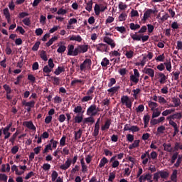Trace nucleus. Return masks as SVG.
<instances>
[{"label": "nucleus", "instance_id": "obj_1", "mask_svg": "<svg viewBox=\"0 0 182 182\" xmlns=\"http://www.w3.org/2000/svg\"><path fill=\"white\" fill-rule=\"evenodd\" d=\"M131 37L134 41H142L146 42L149 39V36L148 35H141V34H137V32L136 33H131Z\"/></svg>", "mask_w": 182, "mask_h": 182}, {"label": "nucleus", "instance_id": "obj_2", "mask_svg": "<svg viewBox=\"0 0 182 182\" xmlns=\"http://www.w3.org/2000/svg\"><path fill=\"white\" fill-rule=\"evenodd\" d=\"M80 53H80L78 46L76 47V48H75V46H73V44L71 46H69L68 53V55L77 56V55H78V54H80Z\"/></svg>", "mask_w": 182, "mask_h": 182}, {"label": "nucleus", "instance_id": "obj_3", "mask_svg": "<svg viewBox=\"0 0 182 182\" xmlns=\"http://www.w3.org/2000/svg\"><path fill=\"white\" fill-rule=\"evenodd\" d=\"M94 47L96 48L97 52L107 53L109 49V47L107 44H103L100 43V44H94Z\"/></svg>", "mask_w": 182, "mask_h": 182}, {"label": "nucleus", "instance_id": "obj_4", "mask_svg": "<svg viewBox=\"0 0 182 182\" xmlns=\"http://www.w3.org/2000/svg\"><path fill=\"white\" fill-rule=\"evenodd\" d=\"M91 65H92V60H90V58H86V60H85V61H83V63L80 64V70L83 71L86 68L90 69Z\"/></svg>", "mask_w": 182, "mask_h": 182}, {"label": "nucleus", "instance_id": "obj_5", "mask_svg": "<svg viewBox=\"0 0 182 182\" xmlns=\"http://www.w3.org/2000/svg\"><path fill=\"white\" fill-rule=\"evenodd\" d=\"M100 112L99 108H97L95 105H91L87 111L88 115L96 116L97 112Z\"/></svg>", "mask_w": 182, "mask_h": 182}, {"label": "nucleus", "instance_id": "obj_6", "mask_svg": "<svg viewBox=\"0 0 182 182\" xmlns=\"http://www.w3.org/2000/svg\"><path fill=\"white\" fill-rule=\"evenodd\" d=\"M121 102L123 104V105H125L126 107L129 109H131L132 108V101L129 98L128 96H123L121 99Z\"/></svg>", "mask_w": 182, "mask_h": 182}, {"label": "nucleus", "instance_id": "obj_7", "mask_svg": "<svg viewBox=\"0 0 182 182\" xmlns=\"http://www.w3.org/2000/svg\"><path fill=\"white\" fill-rule=\"evenodd\" d=\"M103 41L106 43L107 45L110 46L112 49L116 47V44L114 40L109 36H105Z\"/></svg>", "mask_w": 182, "mask_h": 182}, {"label": "nucleus", "instance_id": "obj_8", "mask_svg": "<svg viewBox=\"0 0 182 182\" xmlns=\"http://www.w3.org/2000/svg\"><path fill=\"white\" fill-rule=\"evenodd\" d=\"M143 73L148 75L150 77L154 78L155 76V71L153 68H146V67L143 70Z\"/></svg>", "mask_w": 182, "mask_h": 182}, {"label": "nucleus", "instance_id": "obj_9", "mask_svg": "<svg viewBox=\"0 0 182 182\" xmlns=\"http://www.w3.org/2000/svg\"><path fill=\"white\" fill-rule=\"evenodd\" d=\"M12 126V123L9 124L6 127H5L3 130V134L5 135L4 139H7L11 136V134L9 132L10 128Z\"/></svg>", "mask_w": 182, "mask_h": 182}, {"label": "nucleus", "instance_id": "obj_10", "mask_svg": "<svg viewBox=\"0 0 182 182\" xmlns=\"http://www.w3.org/2000/svg\"><path fill=\"white\" fill-rule=\"evenodd\" d=\"M71 164H72V160L70 159H67V161H65V163L63 165H61L60 168L62 170L66 171L70 168V166H71Z\"/></svg>", "mask_w": 182, "mask_h": 182}, {"label": "nucleus", "instance_id": "obj_11", "mask_svg": "<svg viewBox=\"0 0 182 182\" xmlns=\"http://www.w3.org/2000/svg\"><path fill=\"white\" fill-rule=\"evenodd\" d=\"M23 125H26V127L27 128H28L29 129H31V130H33V131L36 130V128L35 127V126L33 125L32 122H25L23 123Z\"/></svg>", "mask_w": 182, "mask_h": 182}, {"label": "nucleus", "instance_id": "obj_12", "mask_svg": "<svg viewBox=\"0 0 182 182\" xmlns=\"http://www.w3.org/2000/svg\"><path fill=\"white\" fill-rule=\"evenodd\" d=\"M112 124L111 119H107L104 126L102 127V131H105L109 129V127Z\"/></svg>", "mask_w": 182, "mask_h": 182}, {"label": "nucleus", "instance_id": "obj_13", "mask_svg": "<svg viewBox=\"0 0 182 182\" xmlns=\"http://www.w3.org/2000/svg\"><path fill=\"white\" fill-rule=\"evenodd\" d=\"M152 14L151 9H148L144 14L143 21H146Z\"/></svg>", "mask_w": 182, "mask_h": 182}, {"label": "nucleus", "instance_id": "obj_14", "mask_svg": "<svg viewBox=\"0 0 182 182\" xmlns=\"http://www.w3.org/2000/svg\"><path fill=\"white\" fill-rule=\"evenodd\" d=\"M77 83H80L82 85H84L85 84V80H77L76 78H75V80L71 81L70 86L71 87H75V85L77 84Z\"/></svg>", "mask_w": 182, "mask_h": 182}, {"label": "nucleus", "instance_id": "obj_15", "mask_svg": "<svg viewBox=\"0 0 182 182\" xmlns=\"http://www.w3.org/2000/svg\"><path fill=\"white\" fill-rule=\"evenodd\" d=\"M78 48L80 49V53H85L88 50L87 45H80V46H78Z\"/></svg>", "mask_w": 182, "mask_h": 182}, {"label": "nucleus", "instance_id": "obj_16", "mask_svg": "<svg viewBox=\"0 0 182 182\" xmlns=\"http://www.w3.org/2000/svg\"><path fill=\"white\" fill-rule=\"evenodd\" d=\"M70 41H75L77 42L81 43L82 41V38L80 35H77V36L73 35L72 36H70Z\"/></svg>", "mask_w": 182, "mask_h": 182}, {"label": "nucleus", "instance_id": "obj_17", "mask_svg": "<svg viewBox=\"0 0 182 182\" xmlns=\"http://www.w3.org/2000/svg\"><path fill=\"white\" fill-rule=\"evenodd\" d=\"M176 117H177V114H173L171 116V120H169V125L172 126L173 128H176L178 127L177 124L172 120L176 118Z\"/></svg>", "mask_w": 182, "mask_h": 182}, {"label": "nucleus", "instance_id": "obj_18", "mask_svg": "<svg viewBox=\"0 0 182 182\" xmlns=\"http://www.w3.org/2000/svg\"><path fill=\"white\" fill-rule=\"evenodd\" d=\"M140 140H135L134 142L129 146L130 150L139 146Z\"/></svg>", "mask_w": 182, "mask_h": 182}, {"label": "nucleus", "instance_id": "obj_19", "mask_svg": "<svg viewBox=\"0 0 182 182\" xmlns=\"http://www.w3.org/2000/svg\"><path fill=\"white\" fill-rule=\"evenodd\" d=\"M160 177L166 179L169 176V173L165 171H159Z\"/></svg>", "mask_w": 182, "mask_h": 182}, {"label": "nucleus", "instance_id": "obj_20", "mask_svg": "<svg viewBox=\"0 0 182 182\" xmlns=\"http://www.w3.org/2000/svg\"><path fill=\"white\" fill-rule=\"evenodd\" d=\"M129 27L131 30L136 31L137 29H139L141 28V26L138 23L135 24L134 23L132 22L129 24Z\"/></svg>", "mask_w": 182, "mask_h": 182}, {"label": "nucleus", "instance_id": "obj_21", "mask_svg": "<svg viewBox=\"0 0 182 182\" xmlns=\"http://www.w3.org/2000/svg\"><path fill=\"white\" fill-rule=\"evenodd\" d=\"M177 174H178V171L177 170H173V172H172V175H171V181L173 182H176L177 181Z\"/></svg>", "mask_w": 182, "mask_h": 182}, {"label": "nucleus", "instance_id": "obj_22", "mask_svg": "<svg viewBox=\"0 0 182 182\" xmlns=\"http://www.w3.org/2000/svg\"><path fill=\"white\" fill-rule=\"evenodd\" d=\"M58 40V36H55L52 37L48 43H46V46L50 47L55 41Z\"/></svg>", "mask_w": 182, "mask_h": 182}, {"label": "nucleus", "instance_id": "obj_23", "mask_svg": "<svg viewBox=\"0 0 182 182\" xmlns=\"http://www.w3.org/2000/svg\"><path fill=\"white\" fill-rule=\"evenodd\" d=\"M82 119H83V114H82L81 115L78 114L74 119L75 123L80 124L82 122Z\"/></svg>", "mask_w": 182, "mask_h": 182}, {"label": "nucleus", "instance_id": "obj_24", "mask_svg": "<svg viewBox=\"0 0 182 182\" xmlns=\"http://www.w3.org/2000/svg\"><path fill=\"white\" fill-rule=\"evenodd\" d=\"M65 72V67H58L54 72V74L59 75L60 73Z\"/></svg>", "mask_w": 182, "mask_h": 182}, {"label": "nucleus", "instance_id": "obj_25", "mask_svg": "<svg viewBox=\"0 0 182 182\" xmlns=\"http://www.w3.org/2000/svg\"><path fill=\"white\" fill-rule=\"evenodd\" d=\"M119 89H120L119 85H117L116 87H112L111 89H109L107 91L112 93V95H114L116 92H117Z\"/></svg>", "mask_w": 182, "mask_h": 182}, {"label": "nucleus", "instance_id": "obj_26", "mask_svg": "<svg viewBox=\"0 0 182 182\" xmlns=\"http://www.w3.org/2000/svg\"><path fill=\"white\" fill-rule=\"evenodd\" d=\"M82 131L79 129L77 132H75V139L77 141L80 139L82 136Z\"/></svg>", "mask_w": 182, "mask_h": 182}, {"label": "nucleus", "instance_id": "obj_27", "mask_svg": "<svg viewBox=\"0 0 182 182\" xmlns=\"http://www.w3.org/2000/svg\"><path fill=\"white\" fill-rule=\"evenodd\" d=\"M108 161H109L106 157L102 158L99 164V167L100 168L104 167L105 166V164L108 163Z\"/></svg>", "mask_w": 182, "mask_h": 182}, {"label": "nucleus", "instance_id": "obj_28", "mask_svg": "<svg viewBox=\"0 0 182 182\" xmlns=\"http://www.w3.org/2000/svg\"><path fill=\"white\" fill-rule=\"evenodd\" d=\"M139 77L134 76L133 75H130V81L134 83V85H137L139 82Z\"/></svg>", "mask_w": 182, "mask_h": 182}, {"label": "nucleus", "instance_id": "obj_29", "mask_svg": "<svg viewBox=\"0 0 182 182\" xmlns=\"http://www.w3.org/2000/svg\"><path fill=\"white\" fill-rule=\"evenodd\" d=\"M172 102H173V107H178L181 105V100L178 98L172 99Z\"/></svg>", "mask_w": 182, "mask_h": 182}, {"label": "nucleus", "instance_id": "obj_30", "mask_svg": "<svg viewBox=\"0 0 182 182\" xmlns=\"http://www.w3.org/2000/svg\"><path fill=\"white\" fill-rule=\"evenodd\" d=\"M94 10H95V14L97 16H99L100 14V12H101V6H100V4H96L95 6Z\"/></svg>", "mask_w": 182, "mask_h": 182}, {"label": "nucleus", "instance_id": "obj_31", "mask_svg": "<svg viewBox=\"0 0 182 182\" xmlns=\"http://www.w3.org/2000/svg\"><path fill=\"white\" fill-rule=\"evenodd\" d=\"M92 5H93V2H92V0H90L87 3V6L85 7V9L90 12L92 9Z\"/></svg>", "mask_w": 182, "mask_h": 182}, {"label": "nucleus", "instance_id": "obj_32", "mask_svg": "<svg viewBox=\"0 0 182 182\" xmlns=\"http://www.w3.org/2000/svg\"><path fill=\"white\" fill-rule=\"evenodd\" d=\"M99 130H100V124H98V122L95 124L93 136H97L99 134Z\"/></svg>", "mask_w": 182, "mask_h": 182}, {"label": "nucleus", "instance_id": "obj_33", "mask_svg": "<svg viewBox=\"0 0 182 182\" xmlns=\"http://www.w3.org/2000/svg\"><path fill=\"white\" fill-rule=\"evenodd\" d=\"M52 80L53 81V84L56 86H59L60 85V80L59 78V77H51Z\"/></svg>", "mask_w": 182, "mask_h": 182}, {"label": "nucleus", "instance_id": "obj_34", "mask_svg": "<svg viewBox=\"0 0 182 182\" xmlns=\"http://www.w3.org/2000/svg\"><path fill=\"white\" fill-rule=\"evenodd\" d=\"M40 56H41V58L45 62L48 60L46 51H44V50H41Z\"/></svg>", "mask_w": 182, "mask_h": 182}, {"label": "nucleus", "instance_id": "obj_35", "mask_svg": "<svg viewBox=\"0 0 182 182\" xmlns=\"http://www.w3.org/2000/svg\"><path fill=\"white\" fill-rule=\"evenodd\" d=\"M175 111H176L175 109H166V110L164 111V112H162V116L166 117L168 114H171V113L174 112Z\"/></svg>", "mask_w": 182, "mask_h": 182}, {"label": "nucleus", "instance_id": "obj_36", "mask_svg": "<svg viewBox=\"0 0 182 182\" xmlns=\"http://www.w3.org/2000/svg\"><path fill=\"white\" fill-rule=\"evenodd\" d=\"M164 150H165L168 152H171V151H172L171 144H164Z\"/></svg>", "mask_w": 182, "mask_h": 182}, {"label": "nucleus", "instance_id": "obj_37", "mask_svg": "<svg viewBox=\"0 0 182 182\" xmlns=\"http://www.w3.org/2000/svg\"><path fill=\"white\" fill-rule=\"evenodd\" d=\"M109 64V60H108L107 58V57H105V58H103L102 63H101V65L103 68H106L108 65Z\"/></svg>", "mask_w": 182, "mask_h": 182}, {"label": "nucleus", "instance_id": "obj_38", "mask_svg": "<svg viewBox=\"0 0 182 182\" xmlns=\"http://www.w3.org/2000/svg\"><path fill=\"white\" fill-rule=\"evenodd\" d=\"M115 30L120 32L121 33H126L127 30L124 26H116Z\"/></svg>", "mask_w": 182, "mask_h": 182}, {"label": "nucleus", "instance_id": "obj_39", "mask_svg": "<svg viewBox=\"0 0 182 182\" xmlns=\"http://www.w3.org/2000/svg\"><path fill=\"white\" fill-rule=\"evenodd\" d=\"M3 12H4V14L5 16V18L6 19H9V17H11V14H10V12H9V10L8 8H5L4 10H3Z\"/></svg>", "mask_w": 182, "mask_h": 182}, {"label": "nucleus", "instance_id": "obj_40", "mask_svg": "<svg viewBox=\"0 0 182 182\" xmlns=\"http://www.w3.org/2000/svg\"><path fill=\"white\" fill-rule=\"evenodd\" d=\"M22 22L25 26H29L31 24V18L29 17H26L22 20Z\"/></svg>", "mask_w": 182, "mask_h": 182}, {"label": "nucleus", "instance_id": "obj_41", "mask_svg": "<svg viewBox=\"0 0 182 182\" xmlns=\"http://www.w3.org/2000/svg\"><path fill=\"white\" fill-rule=\"evenodd\" d=\"M149 107L151 108V111H154L155 108L158 107V104L154 102H151L149 104Z\"/></svg>", "mask_w": 182, "mask_h": 182}, {"label": "nucleus", "instance_id": "obj_42", "mask_svg": "<svg viewBox=\"0 0 182 182\" xmlns=\"http://www.w3.org/2000/svg\"><path fill=\"white\" fill-rule=\"evenodd\" d=\"M65 50H66L65 46H60V47L57 50V52L58 53H63Z\"/></svg>", "mask_w": 182, "mask_h": 182}, {"label": "nucleus", "instance_id": "obj_43", "mask_svg": "<svg viewBox=\"0 0 182 182\" xmlns=\"http://www.w3.org/2000/svg\"><path fill=\"white\" fill-rule=\"evenodd\" d=\"M29 16V14L27 13V12H25V11H23V12H20L18 17V18H23L26 16Z\"/></svg>", "mask_w": 182, "mask_h": 182}, {"label": "nucleus", "instance_id": "obj_44", "mask_svg": "<svg viewBox=\"0 0 182 182\" xmlns=\"http://www.w3.org/2000/svg\"><path fill=\"white\" fill-rule=\"evenodd\" d=\"M3 87L5 90V91L6 92V94H11V89L9 87V85H7V84H4V85H3Z\"/></svg>", "mask_w": 182, "mask_h": 182}, {"label": "nucleus", "instance_id": "obj_45", "mask_svg": "<svg viewBox=\"0 0 182 182\" xmlns=\"http://www.w3.org/2000/svg\"><path fill=\"white\" fill-rule=\"evenodd\" d=\"M127 18V15L126 13H122L119 16V21H124Z\"/></svg>", "mask_w": 182, "mask_h": 182}, {"label": "nucleus", "instance_id": "obj_46", "mask_svg": "<svg viewBox=\"0 0 182 182\" xmlns=\"http://www.w3.org/2000/svg\"><path fill=\"white\" fill-rule=\"evenodd\" d=\"M128 6L126 4H124L123 2H120L119 4V9L122 11L125 10L126 9H127Z\"/></svg>", "mask_w": 182, "mask_h": 182}, {"label": "nucleus", "instance_id": "obj_47", "mask_svg": "<svg viewBox=\"0 0 182 182\" xmlns=\"http://www.w3.org/2000/svg\"><path fill=\"white\" fill-rule=\"evenodd\" d=\"M164 65H165V67L166 68V70L171 72V61H169V63H164Z\"/></svg>", "mask_w": 182, "mask_h": 182}, {"label": "nucleus", "instance_id": "obj_48", "mask_svg": "<svg viewBox=\"0 0 182 182\" xmlns=\"http://www.w3.org/2000/svg\"><path fill=\"white\" fill-rule=\"evenodd\" d=\"M8 179V176L4 173H0V181L6 182Z\"/></svg>", "mask_w": 182, "mask_h": 182}, {"label": "nucleus", "instance_id": "obj_49", "mask_svg": "<svg viewBox=\"0 0 182 182\" xmlns=\"http://www.w3.org/2000/svg\"><path fill=\"white\" fill-rule=\"evenodd\" d=\"M65 141H66V136H63L60 141V146L62 147L65 146L66 145Z\"/></svg>", "mask_w": 182, "mask_h": 182}, {"label": "nucleus", "instance_id": "obj_50", "mask_svg": "<svg viewBox=\"0 0 182 182\" xmlns=\"http://www.w3.org/2000/svg\"><path fill=\"white\" fill-rule=\"evenodd\" d=\"M40 44H41L40 41H37V42L34 44V46L32 47V50H33V51H37L38 49V48H39V46H40Z\"/></svg>", "mask_w": 182, "mask_h": 182}, {"label": "nucleus", "instance_id": "obj_51", "mask_svg": "<svg viewBox=\"0 0 182 182\" xmlns=\"http://www.w3.org/2000/svg\"><path fill=\"white\" fill-rule=\"evenodd\" d=\"M117 82L115 78H110L109 82L108 84L109 87H112L114 85H115Z\"/></svg>", "mask_w": 182, "mask_h": 182}, {"label": "nucleus", "instance_id": "obj_52", "mask_svg": "<svg viewBox=\"0 0 182 182\" xmlns=\"http://www.w3.org/2000/svg\"><path fill=\"white\" fill-rule=\"evenodd\" d=\"M126 56L127 58L132 59L134 56V51H132V50L130 51H127Z\"/></svg>", "mask_w": 182, "mask_h": 182}, {"label": "nucleus", "instance_id": "obj_53", "mask_svg": "<svg viewBox=\"0 0 182 182\" xmlns=\"http://www.w3.org/2000/svg\"><path fill=\"white\" fill-rule=\"evenodd\" d=\"M28 80L29 81H31V82L34 83L36 82V77H34V75H33V74H28Z\"/></svg>", "mask_w": 182, "mask_h": 182}, {"label": "nucleus", "instance_id": "obj_54", "mask_svg": "<svg viewBox=\"0 0 182 182\" xmlns=\"http://www.w3.org/2000/svg\"><path fill=\"white\" fill-rule=\"evenodd\" d=\"M58 176V173L55 171H54L51 175L52 181L54 182L57 179Z\"/></svg>", "mask_w": 182, "mask_h": 182}, {"label": "nucleus", "instance_id": "obj_55", "mask_svg": "<svg viewBox=\"0 0 182 182\" xmlns=\"http://www.w3.org/2000/svg\"><path fill=\"white\" fill-rule=\"evenodd\" d=\"M48 150L52 151V146H51V144H49L48 145L46 146L45 149L43 150V154H46L48 152Z\"/></svg>", "mask_w": 182, "mask_h": 182}, {"label": "nucleus", "instance_id": "obj_56", "mask_svg": "<svg viewBox=\"0 0 182 182\" xmlns=\"http://www.w3.org/2000/svg\"><path fill=\"white\" fill-rule=\"evenodd\" d=\"M52 71V68H49L48 65H45L44 68H43V72L47 74H49Z\"/></svg>", "mask_w": 182, "mask_h": 182}, {"label": "nucleus", "instance_id": "obj_57", "mask_svg": "<svg viewBox=\"0 0 182 182\" xmlns=\"http://www.w3.org/2000/svg\"><path fill=\"white\" fill-rule=\"evenodd\" d=\"M144 121L145 126L148 125L149 121H150V116L149 115H145L144 117Z\"/></svg>", "mask_w": 182, "mask_h": 182}, {"label": "nucleus", "instance_id": "obj_58", "mask_svg": "<svg viewBox=\"0 0 182 182\" xmlns=\"http://www.w3.org/2000/svg\"><path fill=\"white\" fill-rule=\"evenodd\" d=\"M166 130V127L164 126H161L158 127L156 131L158 132V134H163L164 132Z\"/></svg>", "mask_w": 182, "mask_h": 182}, {"label": "nucleus", "instance_id": "obj_59", "mask_svg": "<svg viewBox=\"0 0 182 182\" xmlns=\"http://www.w3.org/2000/svg\"><path fill=\"white\" fill-rule=\"evenodd\" d=\"M160 172L159 171H158V172H156V173H154V180L155 181H156V182H158L159 181V179L160 178Z\"/></svg>", "mask_w": 182, "mask_h": 182}, {"label": "nucleus", "instance_id": "obj_60", "mask_svg": "<svg viewBox=\"0 0 182 182\" xmlns=\"http://www.w3.org/2000/svg\"><path fill=\"white\" fill-rule=\"evenodd\" d=\"M93 98L92 96H85L82 99V102H88L92 100Z\"/></svg>", "mask_w": 182, "mask_h": 182}, {"label": "nucleus", "instance_id": "obj_61", "mask_svg": "<svg viewBox=\"0 0 182 182\" xmlns=\"http://www.w3.org/2000/svg\"><path fill=\"white\" fill-rule=\"evenodd\" d=\"M82 111V108L81 106H77V107L75 108L74 112L76 114H80Z\"/></svg>", "mask_w": 182, "mask_h": 182}, {"label": "nucleus", "instance_id": "obj_62", "mask_svg": "<svg viewBox=\"0 0 182 182\" xmlns=\"http://www.w3.org/2000/svg\"><path fill=\"white\" fill-rule=\"evenodd\" d=\"M88 122L93 124V123H95V119L92 117H88V118L85 119L84 124L88 123Z\"/></svg>", "mask_w": 182, "mask_h": 182}, {"label": "nucleus", "instance_id": "obj_63", "mask_svg": "<svg viewBox=\"0 0 182 182\" xmlns=\"http://www.w3.org/2000/svg\"><path fill=\"white\" fill-rule=\"evenodd\" d=\"M127 141L131 143L133 142V141L134 140V136L132 134H128L127 136Z\"/></svg>", "mask_w": 182, "mask_h": 182}, {"label": "nucleus", "instance_id": "obj_64", "mask_svg": "<svg viewBox=\"0 0 182 182\" xmlns=\"http://www.w3.org/2000/svg\"><path fill=\"white\" fill-rule=\"evenodd\" d=\"M66 117L64 114H60L58 117V120L60 123H63L65 121Z\"/></svg>", "mask_w": 182, "mask_h": 182}]
</instances>
